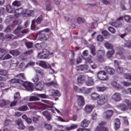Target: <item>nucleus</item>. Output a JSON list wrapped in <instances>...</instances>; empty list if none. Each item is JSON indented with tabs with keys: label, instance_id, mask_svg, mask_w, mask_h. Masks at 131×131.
I'll return each instance as SVG.
<instances>
[{
	"label": "nucleus",
	"instance_id": "f257e3e1",
	"mask_svg": "<svg viewBox=\"0 0 131 131\" xmlns=\"http://www.w3.org/2000/svg\"><path fill=\"white\" fill-rule=\"evenodd\" d=\"M35 104H36L37 105H38V106H41V107H45L46 109H48V110H51L52 112H55V111L57 112L58 114H61V112L59 110H58L56 107H53V106L50 103H42L40 102H35Z\"/></svg>",
	"mask_w": 131,
	"mask_h": 131
},
{
	"label": "nucleus",
	"instance_id": "f03ea898",
	"mask_svg": "<svg viewBox=\"0 0 131 131\" xmlns=\"http://www.w3.org/2000/svg\"><path fill=\"white\" fill-rule=\"evenodd\" d=\"M42 21V15H40L36 19H34L32 21L31 29L32 30H38L39 28L37 27L38 24H40Z\"/></svg>",
	"mask_w": 131,
	"mask_h": 131
},
{
	"label": "nucleus",
	"instance_id": "7ed1b4c3",
	"mask_svg": "<svg viewBox=\"0 0 131 131\" xmlns=\"http://www.w3.org/2000/svg\"><path fill=\"white\" fill-rule=\"evenodd\" d=\"M54 55V52H50L47 49H43L42 52L39 53L37 55L38 59H48L49 56Z\"/></svg>",
	"mask_w": 131,
	"mask_h": 131
},
{
	"label": "nucleus",
	"instance_id": "20e7f679",
	"mask_svg": "<svg viewBox=\"0 0 131 131\" xmlns=\"http://www.w3.org/2000/svg\"><path fill=\"white\" fill-rule=\"evenodd\" d=\"M35 71L37 73V74L35 75L32 78V80L33 82L36 83L38 82L39 80V74L41 77L43 76V71L42 70H37L36 69H34Z\"/></svg>",
	"mask_w": 131,
	"mask_h": 131
},
{
	"label": "nucleus",
	"instance_id": "39448f33",
	"mask_svg": "<svg viewBox=\"0 0 131 131\" xmlns=\"http://www.w3.org/2000/svg\"><path fill=\"white\" fill-rule=\"evenodd\" d=\"M107 100L108 96L106 95L102 94L98 98L97 104L99 106H102V105H104V104L107 102Z\"/></svg>",
	"mask_w": 131,
	"mask_h": 131
},
{
	"label": "nucleus",
	"instance_id": "423d86ee",
	"mask_svg": "<svg viewBox=\"0 0 131 131\" xmlns=\"http://www.w3.org/2000/svg\"><path fill=\"white\" fill-rule=\"evenodd\" d=\"M112 100L115 102H120L122 101V96L120 93L116 92L111 97Z\"/></svg>",
	"mask_w": 131,
	"mask_h": 131
},
{
	"label": "nucleus",
	"instance_id": "0eeeda50",
	"mask_svg": "<svg viewBox=\"0 0 131 131\" xmlns=\"http://www.w3.org/2000/svg\"><path fill=\"white\" fill-rule=\"evenodd\" d=\"M97 76L99 79L101 80H108V76H107V73L104 71H101L98 72Z\"/></svg>",
	"mask_w": 131,
	"mask_h": 131
},
{
	"label": "nucleus",
	"instance_id": "6e6552de",
	"mask_svg": "<svg viewBox=\"0 0 131 131\" xmlns=\"http://www.w3.org/2000/svg\"><path fill=\"white\" fill-rule=\"evenodd\" d=\"M34 14V11L28 9H26L24 10L23 13H22V16L23 17H31V15Z\"/></svg>",
	"mask_w": 131,
	"mask_h": 131
},
{
	"label": "nucleus",
	"instance_id": "1a4fd4ad",
	"mask_svg": "<svg viewBox=\"0 0 131 131\" xmlns=\"http://www.w3.org/2000/svg\"><path fill=\"white\" fill-rule=\"evenodd\" d=\"M77 97L78 98L77 104H78V106L81 108V107L84 105V99L82 96L77 95Z\"/></svg>",
	"mask_w": 131,
	"mask_h": 131
},
{
	"label": "nucleus",
	"instance_id": "9d476101",
	"mask_svg": "<svg viewBox=\"0 0 131 131\" xmlns=\"http://www.w3.org/2000/svg\"><path fill=\"white\" fill-rule=\"evenodd\" d=\"M43 82L42 81H40L38 83H36L35 89L36 91H40V92H41V91L43 90Z\"/></svg>",
	"mask_w": 131,
	"mask_h": 131
},
{
	"label": "nucleus",
	"instance_id": "9b49d317",
	"mask_svg": "<svg viewBox=\"0 0 131 131\" xmlns=\"http://www.w3.org/2000/svg\"><path fill=\"white\" fill-rule=\"evenodd\" d=\"M16 36L12 34H7L3 37V40H6V41H10V40H13V39H16Z\"/></svg>",
	"mask_w": 131,
	"mask_h": 131
},
{
	"label": "nucleus",
	"instance_id": "f8f14e48",
	"mask_svg": "<svg viewBox=\"0 0 131 131\" xmlns=\"http://www.w3.org/2000/svg\"><path fill=\"white\" fill-rule=\"evenodd\" d=\"M16 124L19 126V129L23 130V129H25V126L23 125V122L21 119H18L17 120L15 121Z\"/></svg>",
	"mask_w": 131,
	"mask_h": 131
},
{
	"label": "nucleus",
	"instance_id": "ddd939ff",
	"mask_svg": "<svg viewBox=\"0 0 131 131\" xmlns=\"http://www.w3.org/2000/svg\"><path fill=\"white\" fill-rule=\"evenodd\" d=\"M50 95L52 97H59L61 95L58 90L52 89L50 90Z\"/></svg>",
	"mask_w": 131,
	"mask_h": 131
},
{
	"label": "nucleus",
	"instance_id": "4468645a",
	"mask_svg": "<svg viewBox=\"0 0 131 131\" xmlns=\"http://www.w3.org/2000/svg\"><path fill=\"white\" fill-rule=\"evenodd\" d=\"M23 12H24V10H23V8H19L15 10V13L14 14V16L16 18H18V17H20V16H22V14H23Z\"/></svg>",
	"mask_w": 131,
	"mask_h": 131
},
{
	"label": "nucleus",
	"instance_id": "2eb2a0df",
	"mask_svg": "<svg viewBox=\"0 0 131 131\" xmlns=\"http://www.w3.org/2000/svg\"><path fill=\"white\" fill-rule=\"evenodd\" d=\"M23 85L25 86L27 91H32V84L29 82H25Z\"/></svg>",
	"mask_w": 131,
	"mask_h": 131
},
{
	"label": "nucleus",
	"instance_id": "dca6fc26",
	"mask_svg": "<svg viewBox=\"0 0 131 131\" xmlns=\"http://www.w3.org/2000/svg\"><path fill=\"white\" fill-rule=\"evenodd\" d=\"M39 65L41 67H42V68H45V69H47V68H50V69H52L51 65L49 64V63H47V62H46L45 61H40V62L39 63Z\"/></svg>",
	"mask_w": 131,
	"mask_h": 131
},
{
	"label": "nucleus",
	"instance_id": "f3484780",
	"mask_svg": "<svg viewBox=\"0 0 131 131\" xmlns=\"http://www.w3.org/2000/svg\"><path fill=\"white\" fill-rule=\"evenodd\" d=\"M94 108H95V105L88 104L85 106L84 110L86 113H91Z\"/></svg>",
	"mask_w": 131,
	"mask_h": 131
},
{
	"label": "nucleus",
	"instance_id": "a211bd4d",
	"mask_svg": "<svg viewBox=\"0 0 131 131\" xmlns=\"http://www.w3.org/2000/svg\"><path fill=\"white\" fill-rule=\"evenodd\" d=\"M37 37H38L40 40H47V39H48L45 33L41 31L37 34Z\"/></svg>",
	"mask_w": 131,
	"mask_h": 131
},
{
	"label": "nucleus",
	"instance_id": "6ab92c4d",
	"mask_svg": "<svg viewBox=\"0 0 131 131\" xmlns=\"http://www.w3.org/2000/svg\"><path fill=\"white\" fill-rule=\"evenodd\" d=\"M117 108L122 110V111H125L127 110L128 108L127 107V105L124 103H121L117 106Z\"/></svg>",
	"mask_w": 131,
	"mask_h": 131
},
{
	"label": "nucleus",
	"instance_id": "aec40b11",
	"mask_svg": "<svg viewBox=\"0 0 131 131\" xmlns=\"http://www.w3.org/2000/svg\"><path fill=\"white\" fill-rule=\"evenodd\" d=\"M105 70L108 74H114L115 73V70L108 66L105 67Z\"/></svg>",
	"mask_w": 131,
	"mask_h": 131
},
{
	"label": "nucleus",
	"instance_id": "412c9836",
	"mask_svg": "<svg viewBox=\"0 0 131 131\" xmlns=\"http://www.w3.org/2000/svg\"><path fill=\"white\" fill-rule=\"evenodd\" d=\"M42 115H43V116L46 117L48 121H50V120H52V116H51V115L49 114V112H48V111H43Z\"/></svg>",
	"mask_w": 131,
	"mask_h": 131
},
{
	"label": "nucleus",
	"instance_id": "4be33fe9",
	"mask_svg": "<svg viewBox=\"0 0 131 131\" xmlns=\"http://www.w3.org/2000/svg\"><path fill=\"white\" fill-rule=\"evenodd\" d=\"M98 54H101V55L100 56H98L97 58V60L99 61V62H104V58L103 57V55H104V54H105V52L103 50H99L98 51Z\"/></svg>",
	"mask_w": 131,
	"mask_h": 131
},
{
	"label": "nucleus",
	"instance_id": "5701e85b",
	"mask_svg": "<svg viewBox=\"0 0 131 131\" xmlns=\"http://www.w3.org/2000/svg\"><path fill=\"white\" fill-rule=\"evenodd\" d=\"M113 113H114V112H113V111L112 110L106 111L104 113L105 118H106V119L110 118V117H111V116H112V115H113Z\"/></svg>",
	"mask_w": 131,
	"mask_h": 131
},
{
	"label": "nucleus",
	"instance_id": "b1692460",
	"mask_svg": "<svg viewBox=\"0 0 131 131\" xmlns=\"http://www.w3.org/2000/svg\"><path fill=\"white\" fill-rule=\"evenodd\" d=\"M120 127V121L119 119H115V129L117 130Z\"/></svg>",
	"mask_w": 131,
	"mask_h": 131
},
{
	"label": "nucleus",
	"instance_id": "393cba45",
	"mask_svg": "<svg viewBox=\"0 0 131 131\" xmlns=\"http://www.w3.org/2000/svg\"><path fill=\"white\" fill-rule=\"evenodd\" d=\"M10 83H23V80L20 79L14 78L9 80Z\"/></svg>",
	"mask_w": 131,
	"mask_h": 131
},
{
	"label": "nucleus",
	"instance_id": "a878e982",
	"mask_svg": "<svg viewBox=\"0 0 131 131\" xmlns=\"http://www.w3.org/2000/svg\"><path fill=\"white\" fill-rule=\"evenodd\" d=\"M90 124V121L87 119H84L81 123V127H88Z\"/></svg>",
	"mask_w": 131,
	"mask_h": 131
},
{
	"label": "nucleus",
	"instance_id": "bb28decb",
	"mask_svg": "<svg viewBox=\"0 0 131 131\" xmlns=\"http://www.w3.org/2000/svg\"><path fill=\"white\" fill-rule=\"evenodd\" d=\"M94 83L95 82H94L93 78L88 77V80L85 82V84H86V85H94Z\"/></svg>",
	"mask_w": 131,
	"mask_h": 131
},
{
	"label": "nucleus",
	"instance_id": "cd10ccee",
	"mask_svg": "<svg viewBox=\"0 0 131 131\" xmlns=\"http://www.w3.org/2000/svg\"><path fill=\"white\" fill-rule=\"evenodd\" d=\"M77 127H78V125H77V124H73L70 127H66L64 129L65 130L69 131L72 130V129H75L76 128H77Z\"/></svg>",
	"mask_w": 131,
	"mask_h": 131
},
{
	"label": "nucleus",
	"instance_id": "c85d7f7f",
	"mask_svg": "<svg viewBox=\"0 0 131 131\" xmlns=\"http://www.w3.org/2000/svg\"><path fill=\"white\" fill-rule=\"evenodd\" d=\"M91 99L94 100H97L100 98V95L96 92H94L91 94Z\"/></svg>",
	"mask_w": 131,
	"mask_h": 131
},
{
	"label": "nucleus",
	"instance_id": "c756f323",
	"mask_svg": "<svg viewBox=\"0 0 131 131\" xmlns=\"http://www.w3.org/2000/svg\"><path fill=\"white\" fill-rule=\"evenodd\" d=\"M94 131H109V129L104 126H97Z\"/></svg>",
	"mask_w": 131,
	"mask_h": 131
},
{
	"label": "nucleus",
	"instance_id": "7c9ffc66",
	"mask_svg": "<svg viewBox=\"0 0 131 131\" xmlns=\"http://www.w3.org/2000/svg\"><path fill=\"white\" fill-rule=\"evenodd\" d=\"M22 119H24L25 121H26L27 123H28L29 124H30V123H32V119H31L30 118L27 117V116L26 115H24L22 116Z\"/></svg>",
	"mask_w": 131,
	"mask_h": 131
},
{
	"label": "nucleus",
	"instance_id": "2f4dec72",
	"mask_svg": "<svg viewBox=\"0 0 131 131\" xmlns=\"http://www.w3.org/2000/svg\"><path fill=\"white\" fill-rule=\"evenodd\" d=\"M45 85L47 86H54L55 88L58 85V84L56 82L51 81L50 82L45 83Z\"/></svg>",
	"mask_w": 131,
	"mask_h": 131
},
{
	"label": "nucleus",
	"instance_id": "473e14b6",
	"mask_svg": "<svg viewBox=\"0 0 131 131\" xmlns=\"http://www.w3.org/2000/svg\"><path fill=\"white\" fill-rule=\"evenodd\" d=\"M115 53V50L114 49H112V51H108L106 53L107 58H111L114 55Z\"/></svg>",
	"mask_w": 131,
	"mask_h": 131
},
{
	"label": "nucleus",
	"instance_id": "72a5a7b5",
	"mask_svg": "<svg viewBox=\"0 0 131 131\" xmlns=\"http://www.w3.org/2000/svg\"><path fill=\"white\" fill-rule=\"evenodd\" d=\"M79 93H82L83 94H89V89L83 87L80 89H79Z\"/></svg>",
	"mask_w": 131,
	"mask_h": 131
},
{
	"label": "nucleus",
	"instance_id": "f704fd0d",
	"mask_svg": "<svg viewBox=\"0 0 131 131\" xmlns=\"http://www.w3.org/2000/svg\"><path fill=\"white\" fill-rule=\"evenodd\" d=\"M77 80L79 83H83V82H84V80H85V77L83 76H79L77 78Z\"/></svg>",
	"mask_w": 131,
	"mask_h": 131
},
{
	"label": "nucleus",
	"instance_id": "c9c22d12",
	"mask_svg": "<svg viewBox=\"0 0 131 131\" xmlns=\"http://www.w3.org/2000/svg\"><path fill=\"white\" fill-rule=\"evenodd\" d=\"M21 99V96H20V93L18 92L15 93L14 95V101H19Z\"/></svg>",
	"mask_w": 131,
	"mask_h": 131
},
{
	"label": "nucleus",
	"instance_id": "e433bc0d",
	"mask_svg": "<svg viewBox=\"0 0 131 131\" xmlns=\"http://www.w3.org/2000/svg\"><path fill=\"white\" fill-rule=\"evenodd\" d=\"M90 51L91 52L92 55H93V56H95L96 55V48H95V46H94V45H91L90 46Z\"/></svg>",
	"mask_w": 131,
	"mask_h": 131
},
{
	"label": "nucleus",
	"instance_id": "4c0bfd02",
	"mask_svg": "<svg viewBox=\"0 0 131 131\" xmlns=\"http://www.w3.org/2000/svg\"><path fill=\"white\" fill-rule=\"evenodd\" d=\"M17 110L22 112L27 111V110H28V106H27V105H23L18 107Z\"/></svg>",
	"mask_w": 131,
	"mask_h": 131
},
{
	"label": "nucleus",
	"instance_id": "58836bf2",
	"mask_svg": "<svg viewBox=\"0 0 131 131\" xmlns=\"http://www.w3.org/2000/svg\"><path fill=\"white\" fill-rule=\"evenodd\" d=\"M10 54L12 55V56H19V55H20V52H19V51H18L17 50H12L10 51Z\"/></svg>",
	"mask_w": 131,
	"mask_h": 131
},
{
	"label": "nucleus",
	"instance_id": "ea45409f",
	"mask_svg": "<svg viewBox=\"0 0 131 131\" xmlns=\"http://www.w3.org/2000/svg\"><path fill=\"white\" fill-rule=\"evenodd\" d=\"M6 11L8 12V13H12L13 12H14V10L12 8L11 5H7L6 6Z\"/></svg>",
	"mask_w": 131,
	"mask_h": 131
},
{
	"label": "nucleus",
	"instance_id": "a19ab883",
	"mask_svg": "<svg viewBox=\"0 0 131 131\" xmlns=\"http://www.w3.org/2000/svg\"><path fill=\"white\" fill-rule=\"evenodd\" d=\"M104 47H105L106 49H107V50H113V46H112L109 42H105L104 43Z\"/></svg>",
	"mask_w": 131,
	"mask_h": 131
},
{
	"label": "nucleus",
	"instance_id": "79ce46f5",
	"mask_svg": "<svg viewBox=\"0 0 131 131\" xmlns=\"http://www.w3.org/2000/svg\"><path fill=\"white\" fill-rule=\"evenodd\" d=\"M111 84L112 86H113V88H117V89H118V88H120V84L116 81L112 82Z\"/></svg>",
	"mask_w": 131,
	"mask_h": 131
},
{
	"label": "nucleus",
	"instance_id": "37998d69",
	"mask_svg": "<svg viewBox=\"0 0 131 131\" xmlns=\"http://www.w3.org/2000/svg\"><path fill=\"white\" fill-rule=\"evenodd\" d=\"M107 87H100L97 86L96 87V90L98 92H105L106 90H107Z\"/></svg>",
	"mask_w": 131,
	"mask_h": 131
},
{
	"label": "nucleus",
	"instance_id": "c03bdc74",
	"mask_svg": "<svg viewBox=\"0 0 131 131\" xmlns=\"http://www.w3.org/2000/svg\"><path fill=\"white\" fill-rule=\"evenodd\" d=\"M25 46L27 49H31L33 47V43L32 42H26Z\"/></svg>",
	"mask_w": 131,
	"mask_h": 131
},
{
	"label": "nucleus",
	"instance_id": "a18cd8bd",
	"mask_svg": "<svg viewBox=\"0 0 131 131\" xmlns=\"http://www.w3.org/2000/svg\"><path fill=\"white\" fill-rule=\"evenodd\" d=\"M9 103H10V101H9L2 100L0 103V105L2 106V107H4V106H6V105L9 104Z\"/></svg>",
	"mask_w": 131,
	"mask_h": 131
},
{
	"label": "nucleus",
	"instance_id": "49530a36",
	"mask_svg": "<svg viewBox=\"0 0 131 131\" xmlns=\"http://www.w3.org/2000/svg\"><path fill=\"white\" fill-rule=\"evenodd\" d=\"M10 124H12V121L9 119H6L4 121L5 126H8V125H10Z\"/></svg>",
	"mask_w": 131,
	"mask_h": 131
},
{
	"label": "nucleus",
	"instance_id": "de8ad7c7",
	"mask_svg": "<svg viewBox=\"0 0 131 131\" xmlns=\"http://www.w3.org/2000/svg\"><path fill=\"white\" fill-rule=\"evenodd\" d=\"M125 103L127 104V107L129 109V110H131V101L128 99H125Z\"/></svg>",
	"mask_w": 131,
	"mask_h": 131
},
{
	"label": "nucleus",
	"instance_id": "09e8293b",
	"mask_svg": "<svg viewBox=\"0 0 131 131\" xmlns=\"http://www.w3.org/2000/svg\"><path fill=\"white\" fill-rule=\"evenodd\" d=\"M12 6H13V7H20V6H21V2L18 1H15L13 2Z\"/></svg>",
	"mask_w": 131,
	"mask_h": 131
},
{
	"label": "nucleus",
	"instance_id": "8fccbe9b",
	"mask_svg": "<svg viewBox=\"0 0 131 131\" xmlns=\"http://www.w3.org/2000/svg\"><path fill=\"white\" fill-rule=\"evenodd\" d=\"M77 22L79 24H82V23H84V22H85V20L81 17H78L77 19Z\"/></svg>",
	"mask_w": 131,
	"mask_h": 131
},
{
	"label": "nucleus",
	"instance_id": "3c124183",
	"mask_svg": "<svg viewBox=\"0 0 131 131\" xmlns=\"http://www.w3.org/2000/svg\"><path fill=\"white\" fill-rule=\"evenodd\" d=\"M16 77H18V78H20V79H26V78H25V75L24 73H20L16 75Z\"/></svg>",
	"mask_w": 131,
	"mask_h": 131
},
{
	"label": "nucleus",
	"instance_id": "603ef678",
	"mask_svg": "<svg viewBox=\"0 0 131 131\" xmlns=\"http://www.w3.org/2000/svg\"><path fill=\"white\" fill-rule=\"evenodd\" d=\"M45 128L46 129H47V130H51V129H53V127L52 125H51L49 124H45Z\"/></svg>",
	"mask_w": 131,
	"mask_h": 131
},
{
	"label": "nucleus",
	"instance_id": "864d4df0",
	"mask_svg": "<svg viewBox=\"0 0 131 131\" xmlns=\"http://www.w3.org/2000/svg\"><path fill=\"white\" fill-rule=\"evenodd\" d=\"M29 101H39V98L36 96H31L30 97Z\"/></svg>",
	"mask_w": 131,
	"mask_h": 131
},
{
	"label": "nucleus",
	"instance_id": "5fc2aeb1",
	"mask_svg": "<svg viewBox=\"0 0 131 131\" xmlns=\"http://www.w3.org/2000/svg\"><path fill=\"white\" fill-rule=\"evenodd\" d=\"M55 117H56L55 118L56 120H58V121H61V122H67V121H66L65 120H64V119L60 116H55Z\"/></svg>",
	"mask_w": 131,
	"mask_h": 131
},
{
	"label": "nucleus",
	"instance_id": "6e6d98bb",
	"mask_svg": "<svg viewBox=\"0 0 131 131\" xmlns=\"http://www.w3.org/2000/svg\"><path fill=\"white\" fill-rule=\"evenodd\" d=\"M8 74V72L5 70L0 69V75H3V76H6Z\"/></svg>",
	"mask_w": 131,
	"mask_h": 131
},
{
	"label": "nucleus",
	"instance_id": "4d7b16f0",
	"mask_svg": "<svg viewBox=\"0 0 131 131\" xmlns=\"http://www.w3.org/2000/svg\"><path fill=\"white\" fill-rule=\"evenodd\" d=\"M112 26H114V27H120V25H121V23H119V21H117L116 23H112Z\"/></svg>",
	"mask_w": 131,
	"mask_h": 131
},
{
	"label": "nucleus",
	"instance_id": "13d9d810",
	"mask_svg": "<svg viewBox=\"0 0 131 131\" xmlns=\"http://www.w3.org/2000/svg\"><path fill=\"white\" fill-rule=\"evenodd\" d=\"M108 31H110V32H111V33H112L113 34H114L116 32V30H115V29H114V28L112 27H108Z\"/></svg>",
	"mask_w": 131,
	"mask_h": 131
},
{
	"label": "nucleus",
	"instance_id": "bf43d9fd",
	"mask_svg": "<svg viewBox=\"0 0 131 131\" xmlns=\"http://www.w3.org/2000/svg\"><path fill=\"white\" fill-rule=\"evenodd\" d=\"M124 48H128L129 49H131V42L127 41L124 45Z\"/></svg>",
	"mask_w": 131,
	"mask_h": 131
},
{
	"label": "nucleus",
	"instance_id": "052dcab7",
	"mask_svg": "<svg viewBox=\"0 0 131 131\" xmlns=\"http://www.w3.org/2000/svg\"><path fill=\"white\" fill-rule=\"evenodd\" d=\"M124 19L125 20L126 22L129 23H131V17L128 15H126L124 16Z\"/></svg>",
	"mask_w": 131,
	"mask_h": 131
},
{
	"label": "nucleus",
	"instance_id": "680f3d73",
	"mask_svg": "<svg viewBox=\"0 0 131 131\" xmlns=\"http://www.w3.org/2000/svg\"><path fill=\"white\" fill-rule=\"evenodd\" d=\"M117 72H118L119 74L123 73V69L122 67H118L117 68Z\"/></svg>",
	"mask_w": 131,
	"mask_h": 131
},
{
	"label": "nucleus",
	"instance_id": "e2e57ef3",
	"mask_svg": "<svg viewBox=\"0 0 131 131\" xmlns=\"http://www.w3.org/2000/svg\"><path fill=\"white\" fill-rule=\"evenodd\" d=\"M123 76L126 79H129L131 81V75L129 74H124Z\"/></svg>",
	"mask_w": 131,
	"mask_h": 131
},
{
	"label": "nucleus",
	"instance_id": "0e129e2a",
	"mask_svg": "<svg viewBox=\"0 0 131 131\" xmlns=\"http://www.w3.org/2000/svg\"><path fill=\"white\" fill-rule=\"evenodd\" d=\"M97 41H103L104 40V37L101 35H98L97 37Z\"/></svg>",
	"mask_w": 131,
	"mask_h": 131
},
{
	"label": "nucleus",
	"instance_id": "69168bd1",
	"mask_svg": "<svg viewBox=\"0 0 131 131\" xmlns=\"http://www.w3.org/2000/svg\"><path fill=\"white\" fill-rule=\"evenodd\" d=\"M12 29H14V26H9L7 27L5 31H6V32H10V31H11Z\"/></svg>",
	"mask_w": 131,
	"mask_h": 131
},
{
	"label": "nucleus",
	"instance_id": "338daca9",
	"mask_svg": "<svg viewBox=\"0 0 131 131\" xmlns=\"http://www.w3.org/2000/svg\"><path fill=\"white\" fill-rule=\"evenodd\" d=\"M35 47L36 49H37V50H41V49H42L41 43H37L35 45Z\"/></svg>",
	"mask_w": 131,
	"mask_h": 131
},
{
	"label": "nucleus",
	"instance_id": "774afa93",
	"mask_svg": "<svg viewBox=\"0 0 131 131\" xmlns=\"http://www.w3.org/2000/svg\"><path fill=\"white\" fill-rule=\"evenodd\" d=\"M122 84H123L124 86H130L131 85L130 82H127L126 81H122Z\"/></svg>",
	"mask_w": 131,
	"mask_h": 131
}]
</instances>
